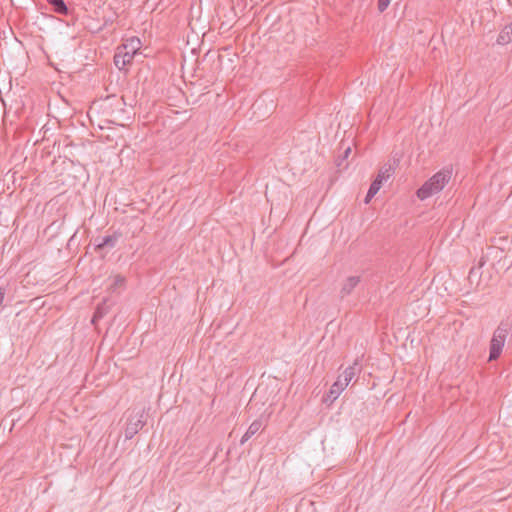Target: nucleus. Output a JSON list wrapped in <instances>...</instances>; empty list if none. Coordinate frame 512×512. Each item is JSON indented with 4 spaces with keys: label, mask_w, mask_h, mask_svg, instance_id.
Returning a JSON list of instances; mask_svg holds the SVG:
<instances>
[{
    "label": "nucleus",
    "mask_w": 512,
    "mask_h": 512,
    "mask_svg": "<svg viewBox=\"0 0 512 512\" xmlns=\"http://www.w3.org/2000/svg\"><path fill=\"white\" fill-rule=\"evenodd\" d=\"M474 271H475V269H474V268H472V269L470 270V275H472V274L474 273Z\"/></svg>",
    "instance_id": "18"
},
{
    "label": "nucleus",
    "mask_w": 512,
    "mask_h": 512,
    "mask_svg": "<svg viewBox=\"0 0 512 512\" xmlns=\"http://www.w3.org/2000/svg\"><path fill=\"white\" fill-rule=\"evenodd\" d=\"M125 279L120 276L116 275L112 278V283L110 284V289L112 291H116L119 287H122L124 285Z\"/></svg>",
    "instance_id": "13"
},
{
    "label": "nucleus",
    "mask_w": 512,
    "mask_h": 512,
    "mask_svg": "<svg viewBox=\"0 0 512 512\" xmlns=\"http://www.w3.org/2000/svg\"><path fill=\"white\" fill-rule=\"evenodd\" d=\"M373 197L374 196H370V191L368 190L367 195L365 197V203L368 204Z\"/></svg>",
    "instance_id": "16"
},
{
    "label": "nucleus",
    "mask_w": 512,
    "mask_h": 512,
    "mask_svg": "<svg viewBox=\"0 0 512 512\" xmlns=\"http://www.w3.org/2000/svg\"><path fill=\"white\" fill-rule=\"evenodd\" d=\"M141 43L138 38H131L127 42L117 48L114 55V64L119 69H124L129 65L137 51L140 49Z\"/></svg>",
    "instance_id": "3"
},
{
    "label": "nucleus",
    "mask_w": 512,
    "mask_h": 512,
    "mask_svg": "<svg viewBox=\"0 0 512 512\" xmlns=\"http://www.w3.org/2000/svg\"><path fill=\"white\" fill-rule=\"evenodd\" d=\"M361 372V366L357 361L353 363V365L347 367L343 374L339 377H342L344 382H347V385L356 377L357 374Z\"/></svg>",
    "instance_id": "8"
},
{
    "label": "nucleus",
    "mask_w": 512,
    "mask_h": 512,
    "mask_svg": "<svg viewBox=\"0 0 512 512\" xmlns=\"http://www.w3.org/2000/svg\"><path fill=\"white\" fill-rule=\"evenodd\" d=\"M47 2L53 7L54 12L67 15L68 7L63 0H47Z\"/></svg>",
    "instance_id": "11"
},
{
    "label": "nucleus",
    "mask_w": 512,
    "mask_h": 512,
    "mask_svg": "<svg viewBox=\"0 0 512 512\" xmlns=\"http://www.w3.org/2000/svg\"><path fill=\"white\" fill-rule=\"evenodd\" d=\"M510 42H512V21L501 30L497 38L499 45H505Z\"/></svg>",
    "instance_id": "9"
},
{
    "label": "nucleus",
    "mask_w": 512,
    "mask_h": 512,
    "mask_svg": "<svg viewBox=\"0 0 512 512\" xmlns=\"http://www.w3.org/2000/svg\"><path fill=\"white\" fill-rule=\"evenodd\" d=\"M391 0H378V9L380 12H383L389 6Z\"/></svg>",
    "instance_id": "15"
},
{
    "label": "nucleus",
    "mask_w": 512,
    "mask_h": 512,
    "mask_svg": "<svg viewBox=\"0 0 512 512\" xmlns=\"http://www.w3.org/2000/svg\"><path fill=\"white\" fill-rule=\"evenodd\" d=\"M381 179H376L371 183L369 187L370 196H375L382 186Z\"/></svg>",
    "instance_id": "14"
},
{
    "label": "nucleus",
    "mask_w": 512,
    "mask_h": 512,
    "mask_svg": "<svg viewBox=\"0 0 512 512\" xmlns=\"http://www.w3.org/2000/svg\"><path fill=\"white\" fill-rule=\"evenodd\" d=\"M121 234L118 232L113 233L112 235H107L104 237H97L94 240L95 250L100 252L101 250L108 248L112 249L116 246L118 240L120 239Z\"/></svg>",
    "instance_id": "5"
},
{
    "label": "nucleus",
    "mask_w": 512,
    "mask_h": 512,
    "mask_svg": "<svg viewBox=\"0 0 512 512\" xmlns=\"http://www.w3.org/2000/svg\"><path fill=\"white\" fill-rule=\"evenodd\" d=\"M347 386V382H344L342 380V377H338L337 380L330 387V390L327 396L324 398V401L330 403L334 402Z\"/></svg>",
    "instance_id": "6"
},
{
    "label": "nucleus",
    "mask_w": 512,
    "mask_h": 512,
    "mask_svg": "<svg viewBox=\"0 0 512 512\" xmlns=\"http://www.w3.org/2000/svg\"><path fill=\"white\" fill-rule=\"evenodd\" d=\"M511 324L508 321H502L494 330L489 344V357L490 362L496 361L502 354L507 337L511 333Z\"/></svg>",
    "instance_id": "1"
},
{
    "label": "nucleus",
    "mask_w": 512,
    "mask_h": 512,
    "mask_svg": "<svg viewBox=\"0 0 512 512\" xmlns=\"http://www.w3.org/2000/svg\"><path fill=\"white\" fill-rule=\"evenodd\" d=\"M261 428V422L256 420L253 421L250 426L248 427L246 433L242 436L240 443L244 444L246 441H248L253 435H255Z\"/></svg>",
    "instance_id": "10"
},
{
    "label": "nucleus",
    "mask_w": 512,
    "mask_h": 512,
    "mask_svg": "<svg viewBox=\"0 0 512 512\" xmlns=\"http://www.w3.org/2000/svg\"><path fill=\"white\" fill-rule=\"evenodd\" d=\"M393 173V169H392V166L391 165H385L383 166L380 170H379V173L376 177V179H381V182L383 183L384 181H386L387 179L390 178V176L392 175Z\"/></svg>",
    "instance_id": "12"
},
{
    "label": "nucleus",
    "mask_w": 512,
    "mask_h": 512,
    "mask_svg": "<svg viewBox=\"0 0 512 512\" xmlns=\"http://www.w3.org/2000/svg\"><path fill=\"white\" fill-rule=\"evenodd\" d=\"M144 410H132L127 418L125 438L132 439L145 425Z\"/></svg>",
    "instance_id": "4"
},
{
    "label": "nucleus",
    "mask_w": 512,
    "mask_h": 512,
    "mask_svg": "<svg viewBox=\"0 0 512 512\" xmlns=\"http://www.w3.org/2000/svg\"><path fill=\"white\" fill-rule=\"evenodd\" d=\"M350 151H351L350 147H348V148L345 150V157H347V156H348V154L350 153Z\"/></svg>",
    "instance_id": "17"
},
{
    "label": "nucleus",
    "mask_w": 512,
    "mask_h": 512,
    "mask_svg": "<svg viewBox=\"0 0 512 512\" xmlns=\"http://www.w3.org/2000/svg\"><path fill=\"white\" fill-rule=\"evenodd\" d=\"M450 178V170H441L437 172L417 190L418 198L425 200L434 194L439 193L449 182Z\"/></svg>",
    "instance_id": "2"
},
{
    "label": "nucleus",
    "mask_w": 512,
    "mask_h": 512,
    "mask_svg": "<svg viewBox=\"0 0 512 512\" xmlns=\"http://www.w3.org/2000/svg\"><path fill=\"white\" fill-rule=\"evenodd\" d=\"M360 277L359 276H350L348 277L342 285L340 290L341 298L348 296L353 289L359 284Z\"/></svg>",
    "instance_id": "7"
}]
</instances>
